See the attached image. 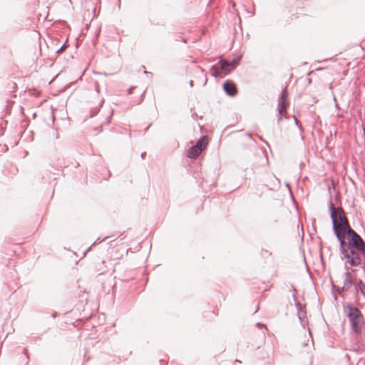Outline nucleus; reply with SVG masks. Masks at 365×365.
Instances as JSON below:
<instances>
[{
    "label": "nucleus",
    "mask_w": 365,
    "mask_h": 365,
    "mask_svg": "<svg viewBox=\"0 0 365 365\" xmlns=\"http://www.w3.org/2000/svg\"><path fill=\"white\" fill-rule=\"evenodd\" d=\"M331 217L336 235L343 242L345 233L350 229L347 220L341 210H336L334 207L332 208Z\"/></svg>",
    "instance_id": "f257e3e1"
},
{
    "label": "nucleus",
    "mask_w": 365,
    "mask_h": 365,
    "mask_svg": "<svg viewBox=\"0 0 365 365\" xmlns=\"http://www.w3.org/2000/svg\"><path fill=\"white\" fill-rule=\"evenodd\" d=\"M348 317L355 331H358L364 324L361 312L356 307L348 306Z\"/></svg>",
    "instance_id": "f03ea898"
},
{
    "label": "nucleus",
    "mask_w": 365,
    "mask_h": 365,
    "mask_svg": "<svg viewBox=\"0 0 365 365\" xmlns=\"http://www.w3.org/2000/svg\"><path fill=\"white\" fill-rule=\"evenodd\" d=\"M208 143L206 136L202 137L196 143V145L190 148L187 151V157L190 158H195L204 150Z\"/></svg>",
    "instance_id": "7ed1b4c3"
},
{
    "label": "nucleus",
    "mask_w": 365,
    "mask_h": 365,
    "mask_svg": "<svg viewBox=\"0 0 365 365\" xmlns=\"http://www.w3.org/2000/svg\"><path fill=\"white\" fill-rule=\"evenodd\" d=\"M223 88L226 93L231 96H235L237 93V88L235 83L231 81H227L223 84Z\"/></svg>",
    "instance_id": "20e7f679"
},
{
    "label": "nucleus",
    "mask_w": 365,
    "mask_h": 365,
    "mask_svg": "<svg viewBox=\"0 0 365 365\" xmlns=\"http://www.w3.org/2000/svg\"><path fill=\"white\" fill-rule=\"evenodd\" d=\"M289 106V102L284 97H282L280 100V103L279 104V118L278 121L279 122L283 116H285L287 113V109Z\"/></svg>",
    "instance_id": "39448f33"
},
{
    "label": "nucleus",
    "mask_w": 365,
    "mask_h": 365,
    "mask_svg": "<svg viewBox=\"0 0 365 365\" xmlns=\"http://www.w3.org/2000/svg\"><path fill=\"white\" fill-rule=\"evenodd\" d=\"M346 232H348L351 235L352 242L357 249L359 250L361 249V247H363V246L365 244L364 243L359 235H358L354 230L351 229H349V230Z\"/></svg>",
    "instance_id": "423d86ee"
},
{
    "label": "nucleus",
    "mask_w": 365,
    "mask_h": 365,
    "mask_svg": "<svg viewBox=\"0 0 365 365\" xmlns=\"http://www.w3.org/2000/svg\"><path fill=\"white\" fill-rule=\"evenodd\" d=\"M218 66L222 70L225 71V73H227L230 71L229 67H233L234 64L230 63L225 61H220L218 63Z\"/></svg>",
    "instance_id": "0eeeda50"
},
{
    "label": "nucleus",
    "mask_w": 365,
    "mask_h": 365,
    "mask_svg": "<svg viewBox=\"0 0 365 365\" xmlns=\"http://www.w3.org/2000/svg\"><path fill=\"white\" fill-rule=\"evenodd\" d=\"M106 267V265L105 264L104 261H102L101 262H98L96 264L95 270L97 272H99L100 274H103L105 272V268Z\"/></svg>",
    "instance_id": "6e6552de"
},
{
    "label": "nucleus",
    "mask_w": 365,
    "mask_h": 365,
    "mask_svg": "<svg viewBox=\"0 0 365 365\" xmlns=\"http://www.w3.org/2000/svg\"><path fill=\"white\" fill-rule=\"evenodd\" d=\"M351 264L353 265H357L359 264L360 262V259L358 257H353L351 259Z\"/></svg>",
    "instance_id": "1a4fd4ad"
},
{
    "label": "nucleus",
    "mask_w": 365,
    "mask_h": 365,
    "mask_svg": "<svg viewBox=\"0 0 365 365\" xmlns=\"http://www.w3.org/2000/svg\"><path fill=\"white\" fill-rule=\"evenodd\" d=\"M361 294L365 297V284H361L359 287Z\"/></svg>",
    "instance_id": "9d476101"
},
{
    "label": "nucleus",
    "mask_w": 365,
    "mask_h": 365,
    "mask_svg": "<svg viewBox=\"0 0 365 365\" xmlns=\"http://www.w3.org/2000/svg\"><path fill=\"white\" fill-rule=\"evenodd\" d=\"M143 96H144V93H143L142 95L140 96V99L137 102L138 103H140L143 101Z\"/></svg>",
    "instance_id": "9b49d317"
}]
</instances>
